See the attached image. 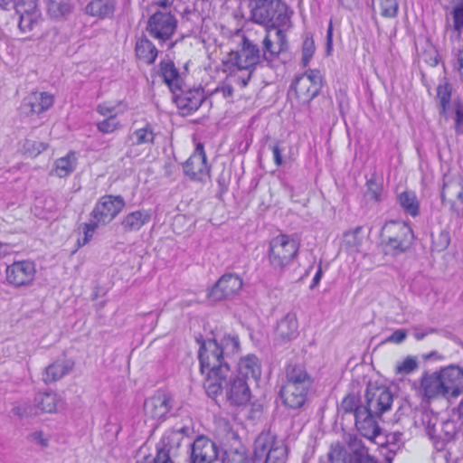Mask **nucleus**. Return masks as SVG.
<instances>
[{
  "instance_id": "nucleus-6",
  "label": "nucleus",
  "mask_w": 463,
  "mask_h": 463,
  "mask_svg": "<svg viewBox=\"0 0 463 463\" xmlns=\"http://www.w3.org/2000/svg\"><path fill=\"white\" fill-rule=\"evenodd\" d=\"M288 447L271 433H260L254 441L252 463H286Z\"/></svg>"
},
{
  "instance_id": "nucleus-33",
  "label": "nucleus",
  "mask_w": 463,
  "mask_h": 463,
  "mask_svg": "<svg viewBox=\"0 0 463 463\" xmlns=\"http://www.w3.org/2000/svg\"><path fill=\"white\" fill-rule=\"evenodd\" d=\"M292 87L302 103H309L320 92V88L308 81L306 77H297Z\"/></svg>"
},
{
  "instance_id": "nucleus-52",
  "label": "nucleus",
  "mask_w": 463,
  "mask_h": 463,
  "mask_svg": "<svg viewBox=\"0 0 463 463\" xmlns=\"http://www.w3.org/2000/svg\"><path fill=\"white\" fill-rule=\"evenodd\" d=\"M299 77H306L312 84L317 85L320 89L322 87V77L318 71L309 70Z\"/></svg>"
},
{
  "instance_id": "nucleus-57",
  "label": "nucleus",
  "mask_w": 463,
  "mask_h": 463,
  "mask_svg": "<svg viewBox=\"0 0 463 463\" xmlns=\"http://www.w3.org/2000/svg\"><path fill=\"white\" fill-rule=\"evenodd\" d=\"M436 330L434 328H427V329H419L416 328L413 332V335L417 340H422L429 334L434 333Z\"/></svg>"
},
{
  "instance_id": "nucleus-41",
  "label": "nucleus",
  "mask_w": 463,
  "mask_h": 463,
  "mask_svg": "<svg viewBox=\"0 0 463 463\" xmlns=\"http://www.w3.org/2000/svg\"><path fill=\"white\" fill-rule=\"evenodd\" d=\"M399 203L402 208L410 215L415 217L419 214V202L414 192H402L399 197Z\"/></svg>"
},
{
  "instance_id": "nucleus-43",
  "label": "nucleus",
  "mask_w": 463,
  "mask_h": 463,
  "mask_svg": "<svg viewBox=\"0 0 463 463\" xmlns=\"http://www.w3.org/2000/svg\"><path fill=\"white\" fill-rule=\"evenodd\" d=\"M380 14L385 18H395L399 12V0H377Z\"/></svg>"
},
{
  "instance_id": "nucleus-23",
  "label": "nucleus",
  "mask_w": 463,
  "mask_h": 463,
  "mask_svg": "<svg viewBox=\"0 0 463 463\" xmlns=\"http://www.w3.org/2000/svg\"><path fill=\"white\" fill-rule=\"evenodd\" d=\"M298 335V321L296 313L288 312L277 324L275 340L279 344L288 343Z\"/></svg>"
},
{
  "instance_id": "nucleus-44",
  "label": "nucleus",
  "mask_w": 463,
  "mask_h": 463,
  "mask_svg": "<svg viewBox=\"0 0 463 463\" xmlns=\"http://www.w3.org/2000/svg\"><path fill=\"white\" fill-rule=\"evenodd\" d=\"M316 51L315 42L311 36H307L302 43V59L301 64L303 67H307Z\"/></svg>"
},
{
  "instance_id": "nucleus-30",
  "label": "nucleus",
  "mask_w": 463,
  "mask_h": 463,
  "mask_svg": "<svg viewBox=\"0 0 463 463\" xmlns=\"http://www.w3.org/2000/svg\"><path fill=\"white\" fill-rule=\"evenodd\" d=\"M159 74L172 93L181 90L183 80L179 71L172 61H162L159 64Z\"/></svg>"
},
{
  "instance_id": "nucleus-61",
  "label": "nucleus",
  "mask_w": 463,
  "mask_h": 463,
  "mask_svg": "<svg viewBox=\"0 0 463 463\" xmlns=\"http://www.w3.org/2000/svg\"><path fill=\"white\" fill-rule=\"evenodd\" d=\"M152 4L156 6L166 8L173 5L175 0H151Z\"/></svg>"
},
{
  "instance_id": "nucleus-47",
  "label": "nucleus",
  "mask_w": 463,
  "mask_h": 463,
  "mask_svg": "<svg viewBox=\"0 0 463 463\" xmlns=\"http://www.w3.org/2000/svg\"><path fill=\"white\" fill-rule=\"evenodd\" d=\"M418 368V361L415 357L408 356L396 366L397 373L409 374Z\"/></svg>"
},
{
  "instance_id": "nucleus-24",
  "label": "nucleus",
  "mask_w": 463,
  "mask_h": 463,
  "mask_svg": "<svg viewBox=\"0 0 463 463\" xmlns=\"http://www.w3.org/2000/svg\"><path fill=\"white\" fill-rule=\"evenodd\" d=\"M442 202L449 201L458 215L463 214V180L457 179L445 183L441 191Z\"/></svg>"
},
{
  "instance_id": "nucleus-31",
  "label": "nucleus",
  "mask_w": 463,
  "mask_h": 463,
  "mask_svg": "<svg viewBox=\"0 0 463 463\" xmlns=\"http://www.w3.org/2000/svg\"><path fill=\"white\" fill-rule=\"evenodd\" d=\"M158 50L155 44L146 36L137 39L135 44L136 57L142 62L151 65L153 64L158 55Z\"/></svg>"
},
{
  "instance_id": "nucleus-32",
  "label": "nucleus",
  "mask_w": 463,
  "mask_h": 463,
  "mask_svg": "<svg viewBox=\"0 0 463 463\" xmlns=\"http://www.w3.org/2000/svg\"><path fill=\"white\" fill-rule=\"evenodd\" d=\"M117 6L116 0H92L86 7V14L99 19L111 18Z\"/></svg>"
},
{
  "instance_id": "nucleus-3",
  "label": "nucleus",
  "mask_w": 463,
  "mask_h": 463,
  "mask_svg": "<svg viewBox=\"0 0 463 463\" xmlns=\"http://www.w3.org/2000/svg\"><path fill=\"white\" fill-rule=\"evenodd\" d=\"M250 19L266 30L279 29L290 19L288 6L281 0H251Z\"/></svg>"
},
{
  "instance_id": "nucleus-13",
  "label": "nucleus",
  "mask_w": 463,
  "mask_h": 463,
  "mask_svg": "<svg viewBox=\"0 0 463 463\" xmlns=\"http://www.w3.org/2000/svg\"><path fill=\"white\" fill-rule=\"evenodd\" d=\"M288 49L286 33L282 29L266 30L262 40L261 54L263 60L270 63Z\"/></svg>"
},
{
  "instance_id": "nucleus-50",
  "label": "nucleus",
  "mask_w": 463,
  "mask_h": 463,
  "mask_svg": "<svg viewBox=\"0 0 463 463\" xmlns=\"http://www.w3.org/2000/svg\"><path fill=\"white\" fill-rule=\"evenodd\" d=\"M455 107V132L458 135L463 134V103L460 100L454 102Z\"/></svg>"
},
{
  "instance_id": "nucleus-4",
  "label": "nucleus",
  "mask_w": 463,
  "mask_h": 463,
  "mask_svg": "<svg viewBox=\"0 0 463 463\" xmlns=\"http://www.w3.org/2000/svg\"><path fill=\"white\" fill-rule=\"evenodd\" d=\"M327 458L329 463H378L363 440L354 434H345L344 443L333 442Z\"/></svg>"
},
{
  "instance_id": "nucleus-46",
  "label": "nucleus",
  "mask_w": 463,
  "mask_h": 463,
  "mask_svg": "<svg viewBox=\"0 0 463 463\" xmlns=\"http://www.w3.org/2000/svg\"><path fill=\"white\" fill-rule=\"evenodd\" d=\"M23 147L24 154L35 157L47 148V145L43 142L27 139L24 141Z\"/></svg>"
},
{
  "instance_id": "nucleus-60",
  "label": "nucleus",
  "mask_w": 463,
  "mask_h": 463,
  "mask_svg": "<svg viewBox=\"0 0 463 463\" xmlns=\"http://www.w3.org/2000/svg\"><path fill=\"white\" fill-rule=\"evenodd\" d=\"M219 91L222 93L224 98L232 97L233 94V88L231 85H225L215 90V92Z\"/></svg>"
},
{
  "instance_id": "nucleus-17",
  "label": "nucleus",
  "mask_w": 463,
  "mask_h": 463,
  "mask_svg": "<svg viewBox=\"0 0 463 463\" xmlns=\"http://www.w3.org/2000/svg\"><path fill=\"white\" fill-rule=\"evenodd\" d=\"M242 285V279L239 275L225 273L212 288L209 296L214 300L230 298L238 294Z\"/></svg>"
},
{
  "instance_id": "nucleus-28",
  "label": "nucleus",
  "mask_w": 463,
  "mask_h": 463,
  "mask_svg": "<svg viewBox=\"0 0 463 463\" xmlns=\"http://www.w3.org/2000/svg\"><path fill=\"white\" fill-rule=\"evenodd\" d=\"M313 379L301 364H288L286 368V380L283 385L298 386L310 390Z\"/></svg>"
},
{
  "instance_id": "nucleus-25",
  "label": "nucleus",
  "mask_w": 463,
  "mask_h": 463,
  "mask_svg": "<svg viewBox=\"0 0 463 463\" xmlns=\"http://www.w3.org/2000/svg\"><path fill=\"white\" fill-rule=\"evenodd\" d=\"M443 387L439 370L430 373H424L420 377V392L428 400L444 398Z\"/></svg>"
},
{
  "instance_id": "nucleus-14",
  "label": "nucleus",
  "mask_w": 463,
  "mask_h": 463,
  "mask_svg": "<svg viewBox=\"0 0 463 463\" xmlns=\"http://www.w3.org/2000/svg\"><path fill=\"white\" fill-rule=\"evenodd\" d=\"M35 273L36 268L34 262L31 260H19L6 267L5 278L10 285L20 288L32 284Z\"/></svg>"
},
{
  "instance_id": "nucleus-11",
  "label": "nucleus",
  "mask_w": 463,
  "mask_h": 463,
  "mask_svg": "<svg viewBox=\"0 0 463 463\" xmlns=\"http://www.w3.org/2000/svg\"><path fill=\"white\" fill-rule=\"evenodd\" d=\"M177 20L170 13L156 12L150 16L146 31L155 39L160 42L169 40L174 34Z\"/></svg>"
},
{
  "instance_id": "nucleus-5",
  "label": "nucleus",
  "mask_w": 463,
  "mask_h": 463,
  "mask_svg": "<svg viewBox=\"0 0 463 463\" xmlns=\"http://www.w3.org/2000/svg\"><path fill=\"white\" fill-rule=\"evenodd\" d=\"M298 241L288 234H279L269 243L268 260L270 267L277 272H282L298 257Z\"/></svg>"
},
{
  "instance_id": "nucleus-21",
  "label": "nucleus",
  "mask_w": 463,
  "mask_h": 463,
  "mask_svg": "<svg viewBox=\"0 0 463 463\" xmlns=\"http://www.w3.org/2000/svg\"><path fill=\"white\" fill-rule=\"evenodd\" d=\"M13 10H15L19 14L18 27L24 33L33 31L42 19L41 11L37 4L19 3Z\"/></svg>"
},
{
  "instance_id": "nucleus-49",
  "label": "nucleus",
  "mask_w": 463,
  "mask_h": 463,
  "mask_svg": "<svg viewBox=\"0 0 463 463\" xmlns=\"http://www.w3.org/2000/svg\"><path fill=\"white\" fill-rule=\"evenodd\" d=\"M361 231V227H356L352 231L345 232V243L351 248H357L362 242V238L359 237Z\"/></svg>"
},
{
  "instance_id": "nucleus-8",
  "label": "nucleus",
  "mask_w": 463,
  "mask_h": 463,
  "mask_svg": "<svg viewBox=\"0 0 463 463\" xmlns=\"http://www.w3.org/2000/svg\"><path fill=\"white\" fill-rule=\"evenodd\" d=\"M383 248L386 254L399 255L405 252L411 245L413 232L403 222H387L382 230Z\"/></svg>"
},
{
  "instance_id": "nucleus-9",
  "label": "nucleus",
  "mask_w": 463,
  "mask_h": 463,
  "mask_svg": "<svg viewBox=\"0 0 463 463\" xmlns=\"http://www.w3.org/2000/svg\"><path fill=\"white\" fill-rule=\"evenodd\" d=\"M393 399L388 387L369 383L364 393V407L376 415H383L392 409Z\"/></svg>"
},
{
  "instance_id": "nucleus-22",
  "label": "nucleus",
  "mask_w": 463,
  "mask_h": 463,
  "mask_svg": "<svg viewBox=\"0 0 463 463\" xmlns=\"http://www.w3.org/2000/svg\"><path fill=\"white\" fill-rule=\"evenodd\" d=\"M53 96L45 91H33L27 95L22 104L25 113L41 114L53 105Z\"/></svg>"
},
{
  "instance_id": "nucleus-59",
  "label": "nucleus",
  "mask_w": 463,
  "mask_h": 463,
  "mask_svg": "<svg viewBox=\"0 0 463 463\" xmlns=\"http://www.w3.org/2000/svg\"><path fill=\"white\" fill-rule=\"evenodd\" d=\"M322 275H323L322 268H321V265H319L318 269H317V272H316V274H315V276H314V278L312 279V282H311V284L309 286V288L311 289L315 288L319 284V282L321 280V278H322Z\"/></svg>"
},
{
  "instance_id": "nucleus-12",
  "label": "nucleus",
  "mask_w": 463,
  "mask_h": 463,
  "mask_svg": "<svg viewBox=\"0 0 463 463\" xmlns=\"http://www.w3.org/2000/svg\"><path fill=\"white\" fill-rule=\"evenodd\" d=\"M219 446L205 435L197 436L190 445V463H214L219 457Z\"/></svg>"
},
{
  "instance_id": "nucleus-62",
  "label": "nucleus",
  "mask_w": 463,
  "mask_h": 463,
  "mask_svg": "<svg viewBox=\"0 0 463 463\" xmlns=\"http://www.w3.org/2000/svg\"><path fill=\"white\" fill-rule=\"evenodd\" d=\"M458 67H457V71L459 72V78H460V80L463 82V56L458 53Z\"/></svg>"
},
{
  "instance_id": "nucleus-48",
  "label": "nucleus",
  "mask_w": 463,
  "mask_h": 463,
  "mask_svg": "<svg viewBox=\"0 0 463 463\" xmlns=\"http://www.w3.org/2000/svg\"><path fill=\"white\" fill-rule=\"evenodd\" d=\"M99 225L96 221L92 219V221L89 223H83L82 224V230H83V237L81 239H78L79 246H84L89 242V241L92 238L95 230Z\"/></svg>"
},
{
  "instance_id": "nucleus-51",
  "label": "nucleus",
  "mask_w": 463,
  "mask_h": 463,
  "mask_svg": "<svg viewBox=\"0 0 463 463\" xmlns=\"http://www.w3.org/2000/svg\"><path fill=\"white\" fill-rule=\"evenodd\" d=\"M452 14L454 29L459 32L463 27V0L454 8Z\"/></svg>"
},
{
  "instance_id": "nucleus-10",
  "label": "nucleus",
  "mask_w": 463,
  "mask_h": 463,
  "mask_svg": "<svg viewBox=\"0 0 463 463\" xmlns=\"http://www.w3.org/2000/svg\"><path fill=\"white\" fill-rule=\"evenodd\" d=\"M126 202L121 195H104L96 203L91 216L98 223H109L124 209Z\"/></svg>"
},
{
  "instance_id": "nucleus-29",
  "label": "nucleus",
  "mask_w": 463,
  "mask_h": 463,
  "mask_svg": "<svg viewBox=\"0 0 463 463\" xmlns=\"http://www.w3.org/2000/svg\"><path fill=\"white\" fill-rule=\"evenodd\" d=\"M151 212L146 209L132 211L123 216L120 225L125 232L139 231L151 221Z\"/></svg>"
},
{
  "instance_id": "nucleus-56",
  "label": "nucleus",
  "mask_w": 463,
  "mask_h": 463,
  "mask_svg": "<svg viewBox=\"0 0 463 463\" xmlns=\"http://www.w3.org/2000/svg\"><path fill=\"white\" fill-rule=\"evenodd\" d=\"M19 3V0H0V9L11 11L17 6Z\"/></svg>"
},
{
  "instance_id": "nucleus-54",
  "label": "nucleus",
  "mask_w": 463,
  "mask_h": 463,
  "mask_svg": "<svg viewBox=\"0 0 463 463\" xmlns=\"http://www.w3.org/2000/svg\"><path fill=\"white\" fill-rule=\"evenodd\" d=\"M406 330L397 329L386 339V341L394 344H401L406 339Z\"/></svg>"
},
{
  "instance_id": "nucleus-64",
  "label": "nucleus",
  "mask_w": 463,
  "mask_h": 463,
  "mask_svg": "<svg viewBox=\"0 0 463 463\" xmlns=\"http://www.w3.org/2000/svg\"><path fill=\"white\" fill-rule=\"evenodd\" d=\"M10 252V247L7 244L0 243V259L4 258Z\"/></svg>"
},
{
  "instance_id": "nucleus-45",
  "label": "nucleus",
  "mask_w": 463,
  "mask_h": 463,
  "mask_svg": "<svg viewBox=\"0 0 463 463\" xmlns=\"http://www.w3.org/2000/svg\"><path fill=\"white\" fill-rule=\"evenodd\" d=\"M120 105L121 102H118L116 105L109 102H102L97 105L96 112L104 118L118 117L123 113V110L118 109Z\"/></svg>"
},
{
  "instance_id": "nucleus-40",
  "label": "nucleus",
  "mask_w": 463,
  "mask_h": 463,
  "mask_svg": "<svg viewBox=\"0 0 463 463\" xmlns=\"http://www.w3.org/2000/svg\"><path fill=\"white\" fill-rule=\"evenodd\" d=\"M364 408V403H362L358 396L348 394L341 402L338 410L344 414H353L355 418L358 411H362Z\"/></svg>"
},
{
  "instance_id": "nucleus-39",
  "label": "nucleus",
  "mask_w": 463,
  "mask_h": 463,
  "mask_svg": "<svg viewBox=\"0 0 463 463\" xmlns=\"http://www.w3.org/2000/svg\"><path fill=\"white\" fill-rule=\"evenodd\" d=\"M451 96L452 86L448 80H444V81L439 83L437 87V98L439 101L440 115L445 116L447 114L450 105Z\"/></svg>"
},
{
  "instance_id": "nucleus-15",
  "label": "nucleus",
  "mask_w": 463,
  "mask_h": 463,
  "mask_svg": "<svg viewBox=\"0 0 463 463\" xmlns=\"http://www.w3.org/2000/svg\"><path fill=\"white\" fill-rule=\"evenodd\" d=\"M183 170L186 176L194 181H203L209 176L210 167L202 144L196 146L194 152L184 163Z\"/></svg>"
},
{
  "instance_id": "nucleus-55",
  "label": "nucleus",
  "mask_w": 463,
  "mask_h": 463,
  "mask_svg": "<svg viewBox=\"0 0 463 463\" xmlns=\"http://www.w3.org/2000/svg\"><path fill=\"white\" fill-rule=\"evenodd\" d=\"M271 151L273 154L274 163L277 166H280L283 163L281 152L282 150L279 148L278 145H274L271 146Z\"/></svg>"
},
{
  "instance_id": "nucleus-7",
  "label": "nucleus",
  "mask_w": 463,
  "mask_h": 463,
  "mask_svg": "<svg viewBox=\"0 0 463 463\" xmlns=\"http://www.w3.org/2000/svg\"><path fill=\"white\" fill-rule=\"evenodd\" d=\"M192 430L187 426L175 427L167 430L156 446V455H147L137 463H173L172 457L180 448L184 437H188Z\"/></svg>"
},
{
  "instance_id": "nucleus-63",
  "label": "nucleus",
  "mask_w": 463,
  "mask_h": 463,
  "mask_svg": "<svg viewBox=\"0 0 463 463\" xmlns=\"http://www.w3.org/2000/svg\"><path fill=\"white\" fill-rule=\"evenodd\" d=\"M332 36H333V25L332 22H330L327 32H326V41H327V47H330L332 44Z\"/></svg>"
},
{
  "instance_id": "nucleus-58",
  "label": "nucleus",
  "mask_w": 463,
  "mask_h": 463,
  "mask_svg": "<svg viewBox=\"0 0 463 463\" xmlns=\"http://www.w3.org/2000/svg\"><path fill=\"white\" fill-rule=\"evenodd\" d=\"M402 434L401 432L390 433L386 436V442L391 444H398L402 440Z\"/></svg>"
},
{
  "instance_id": "nucleus-26",
  "label": "nucleus",
  "mask_w": 463,
  "mask_h": 463,
  "mask_svg": "<svg viewBox=\"0 0 463 463\" xmlns=\"http://www.w3.org/2000/svg\"><path fill=\"white\" fill-rule=\"evenodd\" d=\"M237 376L247 381H258L261 375V364L255 354L241 356L237 363Z\"/></svg>"
},
{
  "instance_id": "nucleus-1",
  "label": "nucleus",
  "mask_w": 463,
  "mask_h": 463,
  "mask_svg": "<svg viewBox=\"0 0 463 463\" xmlns=\"http://www.w3.org/2000/svg\"><path fill=\"white\" fill-rule=\"evenodd\" d=\"M241 352L237 334L214 332L212 338L200 342L198 358L200 371L203 374V388L207 395L215 398L224 390L231 405L247 404L251 392L246 379L232 376V367Z\"/></svg>"
},
{
  "instance_id": "nucleus-36",
  "label": "nucleus",
  "mask_w": 463,
  "mask_h": 463,
  "mask_svg": "<svg viewBox=\"0 0 463 463\" xmlns=\"http://www.w3.org/2000/svg\"><path fill=\"white\" fill-rule=\"evenodd\" d=\"M156 133L151 124L146 123L143 127L133 130L128 135V141L132 146L152 145L154 144Z\"/></svg>"
},
{
  "instance_id": "nucleus-34",
  "label": "nucleus",
  "mask_w": 463,
  "mask_h": 463,
  "mask_svg": "<svg viewBox=\"0 0 463 463\" xmlns=\"http://www.w3.org/2000/svg\"><path fill=\"white\" fill-rule=\"evenodd\" d=\"M34 402L37 408L47 413H53L63 406V401L53 392H43L36 394Z\"/></svg>"
},
{
  "instance_id": "nucleus-18",
  "label": "nucleus",
  "mask_w": 463,
  "mask_h": 463,
  "mask_svg": "<svg viewBox=\"0 0 463 463\" xmlns=\"http://www.w3.org/2000/svg\"><path fill=\"white\" fill-rule=\"evenodd\" d=\"M173 407L172 397L163 392H158L146 399L144 403L145 414L151 418L160 420L165 418Z\"/></svg>"
},
{
  "instance_id": "nucleus-19",
  "label": "nucleus",
  "mask_w": 463,
  "mask_h": 463,
  "mask_svg": "<svg viewBox=\"0 0 463 463\" xmlns=\"http://www.w3.org/2000/svg\"><path fill=\"white\" fill-rule=\"evenodd\" d=\"M380 416L366 408L358 411L354 418L356 430L364 438L370 440L374 439L381 433V428L377 421V418Z\"/></svg>"
},
{
  "instance_id": "nucleus-42",
  "label": "nucleus",
  "mask_w": 463,
  "mask_h": 463,
  "mask_svg": "<svg viewBox=\"0 0 463 463\" xmlns=\"http://www.w3.org/2000/svg\"><path fill=\"white\" fill-rule=\"evenodd\" d=\"M123 125L118 119V117L104 118V119L96 123V128L101 134H112L121 129Z\"/></svg>"
},
{
  "instance_id": "nucleus-27",
  "label": "nucleus",
  "mask_w": 463,
  "mask_h": 463,
  "mask_svg": "<svg viewBox=\"0 0 463 463\" xmlns=\"http://www.w3.org/2000/svg\"><path fill=\"white\" fill-rule=\"evenodd\" d=\"M308 389L298 386H286L282 385L279 391V395L283 404L292 410H297L305 404L307 401Z\"/></svg>"
},
{
  "instance_id": "nucleus-2",
  "label": "nucleus",
  "mask_w": 463,
  "mask_h": 463,
  "mask_svg": "<svg viewBox=\"0 0 463 463\" xmlns=\"http://www.w3.org/2000/svg\"><path fill=\"white\" fill-rule=\"evenodd\" d=\"M263 57L259 45L243 35L235 51H231L222 60V71L232 74L236 71H246L247 77L238 78V83L245 88Z\"/></svg>"
},
{
  "instance_id": "nucleus-38",
  "label": "nucleus",
  "mask_w": 463,
  "mask_h": 463,
  "mask_svg": "<svg viewBox=\"0 0 463 463\" xmlns=\"http://www.w3.org/2000/svg\"><path fill=\"white\" fill-rule=\"evenodd\" d=\"M71 0H49L48 14L55 20L66 19L72 12Z\"/></svg>"
},
{
  "instance_id": "nucleus-20",
  "label": "nucleus",
  "mask_w": 463,
  "mask_h": 463,
  "mask_svg": "<svg viewBox=\"0 0 463 463\" xmlns=\"http://www.w3.org/2000/svg\"><path fill=\"white\" fill-rule=\"evenodd\" d=\"M179 93H173V99L177 108L184 114H191L196 111L204 100V91L203 89H193L187 90H178Z\"/></svg>"
},
{
  "instance_id": "nucleus-53",
  "label": "nucleus",
  "mask_w": 463,
  "mask_h": 463,
  "mask_svg": "<svg viewBox=\"0 0 463 463\" xmlns=\"http://www.w3.org/2000/svg\"><path fill=\"white\" fill-rule=\"evenodd\" d=\"M381 194V187L373 181H367V196L375 201H379Z\"/></svg>"
},
{
  "instance_id": "nucleus-16",
  "label": "nucleus",
  "mask_w": 463,
  "mask_h": 463,
  "mask_svg": "<svg viewBox=\"0 0 463 463\" xmlns=\"http://www.w3.org/2000/svg\"><path fill=\"white\" fill-rule=\"evenodd\" d=\"M444 398L456 399L463 393V368L449 365L439 370Z\"/></svg>"
},
{
  "instance_id": "nucleus-37",
  "label": "nucleus",
  "mask_w": 463,
  "mask_h": 463,
  "mask_svg": "<svg viewBox=\"0 0 463 463\" xmlns=\"http://www.w3.org/2000/svg\"><path fill=\"white\" fill-rule=\"evenodd\" d=\"M77 163L76 154L70 152L65 156L55 160L52 173L60 178L66 177L76 169Z\"/></svg>"
},
{
  "instance_id": "nucleus-35",
  "label": "nucleus",
  "mask_w": 463,
  "mask_h": 463,
  "mask_svg": "<svg viewBox=\"0 0 463 463\" xmlns=\"http://www.w3.org/2000/svg\"><path fill=\"white\" fill-rule=\"evenodd\" d=\"M73 368V363L70 360H59L45 368L43 381L52 383L61 379Z\"/></svg>"
}]
</instances>
